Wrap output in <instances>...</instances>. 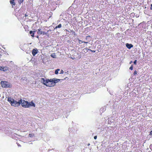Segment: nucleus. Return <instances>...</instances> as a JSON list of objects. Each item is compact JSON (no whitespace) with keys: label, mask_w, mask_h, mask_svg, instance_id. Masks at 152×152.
Returning <instances> with one entry per match:
<instances>
[{"label":"nucleus","mask_w":152,"mask_h":152,"mask_svg":"<svg viewBox=\"0 0 152 152\" xmlns=\"http://www.w3.org/2000/svg\"><path fill=\"white\" fill-rule=\"evenodd\" d=\"M41 83L44 85L49 87H52L55 84H53V81H51V79H47L46 80L44 78H42L41 79Z\"/></svg>","instance_id":"1"},{"label":"nucleus","mask_w":152,"mask_h":152,"mask_svg":"<svg viewBox=\"0 0 152 152\" xmlns=\"http://www.w3.org/2000/svg\"><path fill=\"white\" fill-rule=\"evenodd\" d=\"M7 99L8 101L10 103L11 105L15 107H18L20 105V100L18 102L11 97H8Z\"/></svg>","instance_id":"2"},{"label":"nucleus","mask_w":152,"mask_h":152,"mask_svg":"<svg viewBox=\"0 0 152 152\" xmlns=\"http://www.w3.org/2000/svg\"><path fill=\"white\" fill-rule=\"evenodd\" d=\"M0 84L2 88H11L12 87L11 83L6 81H1Z\"/></svg>","instance_id":"3"},{"label":"nucleus","mask_w":152,"mask_h":152,"mask_svg":"<svg viewBox=\"0 0 152 152\" xmlns=\"http://www.w3.org/2000/svg\"><path fill=\"white\" fill-rule=\"evenodd\" d=\"M24 108H28V101H25V100H22V99H20V104Z\"/></svg>","instance_id":"4"},{"label":"nucleus","mask_w":152,"mask_h":152,"mask_svg":"<svg viewBox=\"0 0 152 152\" xmlns=\"http://www.w3.org/2000/svg\"><path fill=\"white\" fill-rule=\"evenodd\" d=\"M8 70V68L7 66H0V70L5 71Z\"/></svg>","instance_id":"5"},{"label":"nucleus","mask_w":152,"mask_h":152,"mask_svg":"<svg viewBox=\"0 0 152 152\" xmlns=\"http://www.w3.org/2000/svg\"><path fill=\"white\" fill-rule=\"evenodd\" d=\"M28 106L29 107L31 106L35 107L36 105L33 102V101H31L30 102H28Z\"/></svg>","instance_id":"6"},{"label":"nucleus","mask_w":152,"mask_h":152,"mask_svg":"<svg viewBox=\"0 0 152 152\" xmlns=\"http://www.w3.org/2000/svg\"><path fill=\"white\" fill-rule=\"evenodd\" d=\"M38 50L37 49H34L32 51V53L33 56H35L37 53Z\"/></svg>","instance_id":"7"},{"label":"nucleus","mask_w":152,"mask_h":152,"mask_svg":"<svg viewBox=\"0 0 152 152\" xmlns=\"http://www.w3.org/2000/svg\"><path fill=\"white\" fill-rule=\"evenodd\" d=\"M38 34H46V33L44 31H41L40 28H39L38 29Z\"/></svg>","instance_id":"8"},{"label":"nucleus","mask_w":152,"mask_h":152,"mask_svg":"<svg viewBox=\"0 0 152 152\" xmlns=\"http://www.w3.org/2000/svg\"><path fill=\"white\" fill-rule=\"evenodd\" d=\"M126 47L129 49H130L133 47V45L131 44L126 43Z\"/></svg>","instance_id":"9"},{"label":"nucleus","mask_w":152,"mask_h":152,"mask_svg":"<svg viewBox=\"0 0 152 152\" xmlns=\"http://www.w3.org/2000/svg\"><path fill=\"white\" fill-rule=\"evenodd\" d=\"M68 148L69 149L68 150L69 151H73L74 148V145L69 146Z\"/></svg>","instance_id":"10"},{"label":"nucleus","mask_w":152,"mask_h":152,"mask_svg":"<svg viewBox=\"0 0 152 152\" xmlns=\"http://www.w3.org/2000/svg\"><path fill=\"white\" fill-rule=\"evenodd\" d=\"M51 80L52 81H53V84H55V83H56L57 82H58V81H57V80L55 78H53V79H51Z\"/></svg>","instance_id":"11"},{"label":"nucleus","mask_w":152,"mask_h":152,"mask_svg":"<svg viewBox=\"0 0 152 152\" xmlns=\"http://www.w3.org/2000/svg\"><path fill=\"white\" fill-rule=\"evenodd\" d=\"M62 26V25H61V24H59L58 26H56V27L55 28H54V29H56L57 28H61Z\"/></svg>","instance_id":"12"},{"label":"nucleus","mask_w":152,"mask_h":152,"mask_svg":"<svg viewBox=\"0 0 152 152\" xmlns=\"http://www.w3.org/2000/svg\"><path fill=\"white\" fill-rule=\"evenodd\" d=\"M34 136V134H30L28 135V137H33Z\"/></svg>","instance_id":"13"},{"label":"nucleus","mask_w":152,"mask_h":152,"mask_svg":"<svg viewBox=\"0 0 152 152\" xmlns=\"http://www.w3.org/2000/svg\"><path fill=\"white\" fill-rule=\"evenodd\" d=\"M14 1H11L10 2L11 4L15 5V3Z\"/></svg>","instance_id":"14"},{"label":"nucleus","mask_w":152,"mask_h":152,"mask_svg":"<svg viewBox=\"0 0 152 152\" xmlns=\"http://www.w3.org/2000/svg\"><path fill=\"white\" fill-rule=\"evenodd\" d=\"M59 70L60 69H56L55 72V73L56 75H57L58 74V72Z\"/></svg>","instance_id":"15"},{"label":"nucleus","mask_w":152,"mask_h":152,"mask_svg":"<svg viewBox=\"0 0 152 152\" xmlns=\"http://www.w3.org/2000/svg\"><path fill=\"white\" fill-rule=\"evenodd\" d=\"M35 32H36L35 31H33V33L31 35V37H34V33Z\"/></svg>","instance_id":"16"},{"label":"nucleus","mask_w":152,"mask_h":152,"mask_svg":"<svg viewBox=\"0 0 152 152\" xmlns=\"http://www.w3.org/2000/svg\"><path fill=\"white\" fill-rule=\"evenodd\" d=\"M129 69L131 70H132L133 69V65H132L131 66V67H129Z\"/></svg>","instance_id":"17"},{"label":"nucleus","mask_w":152,"mask_h":152,"mask_svg":"<svg viewBox=\"0 0 152 152\" xmlns=\"http://www.w3.org/2000/svg\"><path fill=\"white\" fill-rule=\"evenodd\" d=\"M137 72L136 71H135L134 72V74L135 75H137Z\"/></svg>","instance_id":"18"},{"label":"nucleus","mask_w":152,"mask_h":152,"mask_svg":"<svg viewBox=\"0 0 152 152\" xmlns=\"http://www.w3.org/2000/svg\"><path fill=\"white\" fill-rule=\"evenodd\" d=\"M136 62H137V61L136 60H135L134 62V63L135 64V65H136Z\"/></svg>","instance_id":"19"},{"label":"nucleus","mask_w":152,"mask_h":152,"mask_svg":"<svg viewBox=\"0 0 152 152\" xmlns=\"http://www.w3.org/2000/svg\"><path fill=\"white\" fill-rule=\"evenodd\" d=\"M33 33V31H30L29 32V33L30 34H31L32 33Z\"/></svg>","instance_id":"20"},{"label":"nucleus","mask_w":152,"mask_h":152,"mask_svg":"<svg viewBox=\"0 0 152 152\" xmlns=\"http://www.w3.org/2000/svg\"><path fill=\"white\" fill-rule=\"evenodd\" d=\"M64 73V71L63 70H61V72L60 73V74H63Z\"/></svg>","instance_id":"21"},{"label":"nucleus","mask_w":152,"mask_h":152,"mask_svg":"<svg viewBox=\"0 0 152 152\" xmlns=\"http://www.w3.org/2000/svg\"><path fill=\"white\" fill-rule=\"evenodd\" d=\"M54 54H55L54 53L52 54V55H51V56H52V57H53V56H55Z\"/></svg>","instance_id":"22"},{"label":"nucleus","mask_w":152,"mask_h":152,"mask_svg":"<svg viewBox=\"0 0 152 152\" xmlns=\"http://www.w3.org/2000/svg\"><path fill=\"white\" fill-rule=\"evenodd\" d=\"M94 139H97V136H95L94 137Z\"/></svg>","instance_id":"23"},{"label":"nucleus","mask_w":152,"mask_h":152,"mask_svg":"<svg viewBox=\"0 0 152 152\" xmlns=\"http://www.w3.org/2000/svg\"><path fill=\"white\" fill-rule=\"evenodd\" d=\"M150 9L152 10V4H151V5Z\"/></svg>","instance_id":"24"},{"label":"nucleus","mask_w":152,"mask_h":152,"mask_svg":"<svg viewBox=\"0 0 152 152\" xmlns=\"http://www.w3.org/2000/svg\"><path fill=\"white\" fill-rule=\"evenodd\" d=\"M150 134L151 135L152 134V131L150 132Z\"/></svg>","instance_id":"25"},{"label":"nucleus","mask_w":152,"mask_h":152,"mask_svg":"<svg viewBox=\"0 0 152 152\" xmlns=\"http://www.w3.org/2000/svg\"><path fill=\"white\" fill-rule=\"evenodd\" d=\"M90 50L92 52H95V51H94V50Z\"/></svg>","instance_id":"26"},{"label":"nucleus","mask_w":152,"mask_h":152,"mask_svg":"<svg viewBox=\"0 0 152 152\" xmlns=\"http://www.w3.org/2000/svg\"><path fill=\"white\" fill-rule=\"evenodd\" d=\"M132 61H130V62L129 64H132Z\"/></svg>","instance_id":"27"},{"label":"nucleus","mask_w":152,"mask_h":152,"mask_svg":"<svg viewBox=\"0 0 152 152\" xmlns=\"http://www.w3.org/2000/svg\"><path fill=\"white\" fill-rule=\"evenodd\" d=\"M23 0H21L20 1H21V2H23Z\"/></svg>","instance_id":"28"},{"label":"nucleus","mask_w":152,"mask_h":152,"mask_svg":"<svg viewBox=\"0 0 152 152\" xmlns=\"http://www.w3.org/2000/svg\"><path fill=\"white\" fill-rule=\"evenodd\" d=\"M84 42L85 43H88V42Z\"/></svg>","instance_id":"29"},{"label":"nucleus","mask_w":152,"mask_h":152,"mask_svg":"<svg viewBox=\"0 0 152 152\" xmlns=\"http://www.w3.org/2000/svg\"><path fill=\"white\" fill-rule=\"evenodd\" d=\"M83 42L82 41H80V42H79V43H80V42Z\"/></svg>","instance_id":"30"},{"label":"nucleus","mask_w":152,"mask_h":152,"mask_svg":"<svg viewBox=\"0 0 152 152\" xmlns=\"http://www.w3.org/2000/svg\"><path fill=\"white\" fill-rule=\"evenodd\" d=\"M83 42L82 41H80V42H79V43H80V42Z\"/></svg>","instance_id":"31"},{"label":"nucleus","mask_w":152,"mask_h":152,"mask_svg":"<svg viewBox=\"0 0 152 152\" xmlns=\"http://www.w3.org/2000/svg\"><path fill=\"white\" fill-rule=\"evenodd\" d=\"M83 42L82 41H80V42H79V43H80V42Z\"/></svg>","instance_id":"32"},{"label":"nucleus","mask_w":152,"mask_h":152,"mask_svg":"<svg viewBox=\"0 0 152 152\" xmlns=\"http://www.w3.org/2000/svg\"><path fill=\"white\" fill-rule=\"evenodd\" d=\"M71 58H72V59H73L74 58H73L72 57H71Z\"/></svg>","instance_id":"33"},{"label":"nucleus","mask_w":152,"mask_h":152,"mask_svg":"<svg viewBox=\"0 0 152 152\" xmlns=\"http://www.w3.org/2000/svg\"><path fill=\"white\" fill-rule=\"evenodd\" d=\"M89 145H90L89 143H88V146H89Z\"/></svg>","instance_id":"34"},{"label":"nucleus","mask_w":152,"mask_h":152,"mask_svg":"<svg viewBox=\"0 0 152 152\" xmlns=\"http://www.w3.org/2000/svg\"><path fill=\"white\" fill-rule=\"evenodd\" d=\"M27 16V15H25V16Z\"/></svg>","instance_id":"35"},{"label":"nucleus","mask_w":152,"mask_h":152,"mask_svg":"<svg viewBox=\"0 0 152 152\" xmlns=\"http://www.w3.org/2000/svg\"><path fill=\"white\" fill-rule=\"evenodd\" d=\"M13 1H14V0H13Z\"/></svg>","instance_id":"36"}]
</instances>
